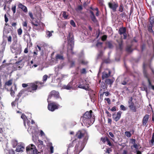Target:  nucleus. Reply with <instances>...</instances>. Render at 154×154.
I'll list each match as a JSON object with an SVG mask.
<instances>
[{"instance_id":"f8f14e48","label":"nucleus","mask_w":154,"mask_h":154,"mask_svg":"<svg viewBox=\"0 0 154 154\" xmlns=\"http://www.w3.org/2000/svg\"><path fill=\"white\" fill-rule=\"evenodd\" d=\"M126 29L125 27H122L120 28L119 30V32L120 35L123 34L124 39H125L126 38L127 35L126 33Z\"/></svg>"},{"instance_id":"de8ad7c7","label":"nucleus","mask_w":154,"mask_h":154,"mask_svg":"<svg viewBox=\"0 0 154 154\" xmlns=\"http://www.w3.org/2000/svg\"><path fill=\"white\" fill-rule=\"evenodd\" d=\"M120 108L123 111H125L126 109L125 107L123 105H121L120 106Z\"/></svg>"},{"instance_id":"393cba45","label":"nucleus","mask_w":154,"mask_h":154,"mask_svg":"<svg viewBox=\"0 0 154 154\" xmlns=\"http://www.w3.org/2000/svg\"><path fill=\"white\" fill-rule=\"evenodd\" d=\"M63 17L65 19H67L68 18V14L65 11H63Z\"/></svg>"},{"instance_id":"603ef678","label":"nucleus","mask_w":154,"mask_h":154,"mask_svg":"<svg viewBox=\"0 0 154 154\" xmlns=\"http://www.w3.org/2000/svg\"><path fill=\"white\" fill-rule=\"evenodd\" d=\"M50 152L51 153H52L54 152V148L52 146L50 147Z\"/></svg>"},{"instance_id":"a18cd8bd","label":"nucleus","mask_w":154,"mask_h":154,"mask_svg":"<svg viewBox=\"0 0 154 154\" xmlns=\"http://www.w3.org/2000/svg\"><path fill=\"white\" fill-rule=\"evenodd\" d=\"M123 10V6L121 5L120 6L119 9V11L121 12H122Z\"/></svg>"},{"instance_id":"6ab92c4d","label":"nucleus","mask_w":154,"mask_h":154,"mask_svg":"<svg viewBox=\"0 0 154 154\" xmlns=\"http://www.w3.org/2000/svg\"><path fill=\"white\" fill-rule=\"evenodd\" d=\"M108 72L109 73H108L106 71H104L103 72L102 75V78L103 79L108 78L110 75L111 72L109 70Z\"/></svg>"},{"instance_id":"f257e3e1","label":"nucleus","mask_w":154,"mask_h":154,"mask_svg":"<svg viewBox=\"0 0 154 154\" xmlns=\"http://www.w3.org/2000/svg\"><path fill=\"white\" fill-rule=\"evenodd\" d=\"M31 23L33 29L36 30H43L45 26V24L35 19L32 20Z\"/></svg>"},{"instance_id":"2f4dec72","label":"nucleus","mask_w":154,"mask_h":154,"mask_svg":"<svg viewBox=\"0 0 154 154\" xmlns=\"http://www.w3.org/2000/svg\"><path fill=\"white\" fill-rule=\"evenodd\" d=\"M154 142V133H153L152 135V139L150 141L149 143L151 144L152 145H153Z\"/></svg>"},{"instance_id":"c85d7f7f","label":"nucleus","mask_w":154,"mask_h":154,"mask_svg":"<svg viewBox=\"0 0 154 154\" xmlns=\"http://www.w3.org/2000/svg\"><path fill=\"white\" fill-rule=\"evenodd\" d=\"M19 100V98H16L14 101H13L11 103V105L12 107L15 106L17 103V102Z\"/></svg>"},{"instance_id":"13d9d810","label":"nucleus","mask_w":154,"mask_h":154,"mask_svg":"<svg viewBox=\"0 0 154 154\" xmlns=\"http://www.w3.org/2000/svg\"><path fill=\"white\" fill-rule=\"evenodd\" d=\"M4 17H5V22L7 23L8 21V18L7 17L6 14H5V15Z\"/></svg>"},{"instance_id":"9d476101","label":"nucleus","mask_w":154,"mask_h":154,"mask_svg":"<svg viewBox=\"0 0 154 154\" xmlns=\"http://www.w3.org/2000/svg\"><path fill=\"white\" fill-rule=\"evenodd\" d=\"M92 111L91 110H90L89 112L87 111L85 112L84 115L82 117L85 118H88V119H91L92 118H94L95 117L94 115H92Z\"/></svg>"},{"instance_id":"a878e982","label":"nucleus","mask_w":154,"mask_h":154,"mask_svg":"<svg viewBox=\"0 0 154 154\" xmlns=\"http://www.w3.org/2000/svg\"><path fill=\"white\" fill-rule=\"evenodd\" d=\"M154 22V17L152 16L150 17L149 24L153 25Z\"/></svg>"},{"instance_id":"ddd939ff","label":"nucleus","mask_w":154,"mask_h":154,"mask_svg":"<svg viewBox=\"0 0 154 154\" xmlns=\"http://www.w3.org/2000/svg\"><path fill=\"white\" fill-rule=\"evenodd\" d=\"M121 114L122 112L121 111H119L117 112V114H113L112 116L113 119L116 122L118 121L121 118Z\"/></svg>"},{"instance_id":"69168bd1","label":"nucleus","mask_w":154,"mask_h":154,"mask_svg":"<svg viewBox=\"0 0 154 154\" xmlns=\"http://www.w3.org/2000/svg\"><path fill=\"white\" fill-rule=\"evenodd\" d=\"M109 135H110V136L111 137H114V135L112 132H109Z\"/></svg>"},{"instance_id":"ea45409f","label":"nucleus","mask_w":154,"mask_h":154,"mask_svg":"<svg viewBox=\"0 0 154 154\" xmlns=\"http://www.w3.org/2000/svg\"><path fill=\"white\" fill-rule=\"evenodd\" d=\"M106 44L109 48H112L113 46L111 43L110 42H108L106 43Z\"/></svg>"},{"instance_id":"423d86ee","label":"nucleus","mask_w":154,"mask_h":154,"mask_svg":"<svg viewBox=\"0 0 154 154\" xmlns=\"http://www.w3.org/2000/svg\"><path fill=\"white\" fill-rule=\"evenodd\" d=\"M84 147V146L81 143H78L76 145L75 147V154H79L82 151Z\"/></svg>"},{"instance_id":"a19ab883","label":"nucleus","mask_w":154,"mask_h":154,"mask_svg":"<svg viewBox=\"0 0 154 154\" xmlns=\"http://www.w3.org/2000/svg\"><path fill=\"white\" fill-rule=\"evenodd\" d=\"M70 24L72 25L73 27H75V23L74 21L72 20H71L70 21Z\"/></svg>"},{"instance_id":"1a4fd4ad","label":"nucleus","mask_w":154,"mask_h":154,"mask_svg":"<svg viewBox=\"0 0 154 154\" xmlns=\"http://www.w3.org/2000/svg\"><path fill=\"white\" fill-rule=\"evenodd\" d=\"M143 74L144 76L146 77L147 79V81L148 82V87L150 88H151L153 90H154V85H152L150 81V79L148 77V74L147 72L146 71L144 70L143 71Z\"/></svg>"},{"instance_id":"052dcab7","label":"nucleus","mask_w":154,"mask_h":154,"mask_svg":"<svg viewBox=\"0 0 154 154\" xmlns=\"http://www.w3.org/2000/svg\"><path fill=\"white\" fill-rule=\"evenodd\" d=\"M133 146L134 148L137 149L138 147V146L136 143L133 144Z\"/></svg>"},{"instance_id":"338daca9","label":"nucleus","mask_w":154,"mask_h":154,"mask_svg":"<svg viewBox=\"0 0 154 154\" xmlns=\"http://www.w3.org/2000/svg\"><path fill=\"white\" fill-rule=\"evenodd\" d=\"M24 52L25 53H27L28 52V49L27 48H26L24 50Z\"/></svg>"},{"instance_id":"cd10ccee","label":"nucleus","mask_w":154,"mask_h":154,"mask_svg":"<svg viewBox=\"0 0 154 154\" xmlns=\"http://www.w3.org/2000/svg\"><path fill=\"white\" fill-rule=\"evenodd\" d=\"M21 118L23 119L24 121V124L25 126H26L25 125V121L26 119H27L26 116L24 114H23L21 116Z\"/></svg>"},{"instance_id":"412c9836","label":"nucleus","mask_w":154,"mask_h":154,"mask_svg":"<svg viewBox=\"0 0 154 154\" xmlns=\"http://www.w3.org/2000/svg\"><path fill=\"white\" fill-rule=\"evenodd\" d=\"M113 82L114 80L113 79H106L105 81V82L108 85H111Z\"/></svg>"},{"instance_id":"8fccbe9b","label":"nucleus","mask_w":154,"mask_h":154,"mask_svg":"<svg viewBox=\"0 0 154 154\" xmlns=\"http://www.w3.org/2000/svg\"><path fill=\"white\" fill-rule=\"evenodd\" d=\"M81 73L82 74H85L86 73V69H85L83 68L81 71Z\"/></svg>"},{"instance_id":"7ed1b4c3","label":"nucleus","mask_w":154,"mask_h":154,"mask_svg":"<svg viewBox=\"0 0 154 154\" xmlns=\"http://www.w3.org/2000/svg\"><path fill=\"white\" fill-rule=\"evenodd\" d=\"M133 99L132 97H131L128 100V106L130 109L134 112H135L137 111V109L140 107L139 105H135L134 103L132 102Z\"/></svg>"},{"instance_id":"b1692460","label":"nucleus","mask_w":154,"mask_h":154,"mask_svg":"<svg viewBox=\"0 0 154 154\" xmlns=\"http://www.w3.org/2000/svg\"><path fill=\"white\" fill-rule=\"evenodd\" d=\"M56 60H63L64 59L63 56L61 55L57 54V55L56 57Z\"/></svg>"},{"instance_id":"473e14b6","label":"nucleus","mask_w":154,"mask_h":154,"mask_svg":"<svg viewBox=\"0 0 154 154\" xmlns=\"http://www.w3.org/2000/svg\"><path fill=\"white\" fill-rule=\"evenodd\" d=\"M17 142L16 140H13L12 142V144L13 145V147H15L17 144Z\"/></svg>"},{"instance_id":"79ce46f5","label":"nucleus","mask_w":154,"mask_h":154,"mask_svg":"<svg viewBox=\"0 0 154 154\" xmlns=\"http://www.w3.org/2000/svg\"><path fill=\"white\" fill-rule=\"evenodd\" d=\"M8 154H15L14 151L12 149L9 150L8 151Z\"/></svg>"},{"instance_id":"f3484780","label":"nucleus","mask_w":154,"mask_h":154,"mask_svg":"<svg viewBox=\"0 0 154 154\" xmlns=\"http://www.w3.org/2000/svg\"><path fill=\"white\" fill-rule=\"evenodd\" d=\"M34 148H35V146L32 144H31L26 147V151L27 152L30 153V152H32Z\"/></svg>"},{"instance_id":"2eb2a0df","label":"nucleus","mask_w":154,"mask_h":154,"mask_svg":"<svg viewBox=\"0 0 154 154\" xmlns=\"http://www.w3.org/2000/svg\"><path fill=\"white\" fill-rule=\"evenodd\" d=\"M149 119V116L148 115L146 114L143 117L142 123L143 126H146L148 122Z\"/></svg>"},{"instance_id":"e433bc0d","label":"nucleus","mask_w":154,"mask_h":154,"mask_svg":"<svg viewBox=\"0 0 154 154\" xmlns=\"http://www.w3.org/2000/svg\"><path fill=\"white\" fill-rule=\"evenodd\" d=\"M11 10L12 11L14 14H15L16 12V6L14 5V6H12L11 8Z\"/></svg>"},{"instance_id":"f704fd0d","label":"nucleus","mask_w":154,"mask_h":154,"mask_svg":"<svg viewBox=\"0 0 154 154\" xmlns=\"http://www.w3.org/2000/svg\"><path fill=\"white\" fill-rule=\"evenodd\" d=\"M100 87L102 89H105L106 88L105 83L104 82H102L100 84Z\"/></svg>"},{"instance_id":"09e8293b","label":"nucleus","mask_w":154,"mask_h":154,"mask_svg":"<svg viewBox=\"0 0 154 154\" xmlns=\"http://www.w3.org/2000/svg\"><path fill=\"white\" fill-rule=\"evenodd\" d=\"M23 26L25 27L26 28L27 27V24L26 21L23 22Z\"/></svg>"},{"instance_id":"5fc2aeb1","label":"nucleus","mask_w":154,"mask_h":154,"mask_svg":"<svg viewBox=\"0 0 154 154\" xmlns=\"http://www.w3.org/2000/svg\"><path fill=\"white\" fill-rule=\"evenodd\" d=\"M116 110V107L115 106H114L111 109V110L112 111H115Z\"/></svg>"},{"instance_id":"bf43d9fd","label":"nucleus","mask_w":154,"mask_h":154,"mask_svg":"<svg viewBox=\"0 0 154 154\" xmlns=\"http://www.w3.org/2000/svg\"><path fill=\"white\" fill-rule=\"evenodd\" d=\"M111 151L112 150L110 149H107L106 152L109 154Z\"/></svg>"},{"instance_id":"4468645a","label":"nucleus","mask_w":154,"mask_h":154,"mask_svg":"<svg viewBox=\"0 0 154 154\" xmlns=\"http://www.w3.org/2000/svg\"><path fill=\"white\" fill-rule=\"evenodd\" d=\"M83 82L85 84V85L80 84L79 85L78 87L80 88L85 89L86 90H88L89 88V84L86 83V80H84L83 81Z\"/></svg>"},{"instance_id":"6e6d98bb","label":"nucleus","mask_w":154,"mask_h":154,"mask_svg":"<svg viewBox=\"0 0 154 154\" xmlns=\"http://www.w3.org/2000/svg\"><path fill=\"white\" fill-rule=\"evenodd\" d=\"M39 145H43V141L41 140H38Z\"/></svg>"},{"instance_id":"aec40b11","label":"nucleus","mask_w":154,"mask_h":154,"mask_svg":"<svg viewBox=\"0 0 154 154\" xmlns=\"http://www.w3.org/2000/svg\"><path fill=\"white\" fill-rule=\"evenodd\" d=\"M74 45V42L73 39H71L70 41H69V47H70L71 49L72 50L73 47Z\"/></svg>"},{"instance_id":"72a5a7b5","label":"nucleus","mask_w":154,"mask_h":154,"mask_svg":"<svg viewBox=\"0 0 154 154\" xmlns=\"http://www.w3.org/2000/svg\"><path fill=\"white\" fill-rule=\"evenodd\" d=\"M125 135L128 137H131V134L130 132L128 131H125Z\"/></svg>"},{"instance_id":"c03bdc74","label":"nucleus","mask_w":154,"mask_h":154,"mask_svg":"<svg viewBox=\"0 0 154 154\" xmlns=\"http://www.w3.org/2000/svg\"><path fill=\"white\" fill-rule=\"evenodd\" d=\"M29 16L30 17L31 19L32 20H35L34 19V18L33 17L32 14L31 12H29Z\"/></svg>"},{"instance_id":"e2e57ef3","label":"nucleus","mask_w":154,"mask_h":154,"mask_svg":"<svg viewBox=\"0 0 154 154\" xmlns=\"http://www.w3.org/2000/svg\"><path fill=\"white\" fill-rule=\"evenodd\" d=\"M102 42H98L97 43V44L96 45V46H102Z\"/></svg>"},{"instance_id":"20e7f679","label":"nucleus","mask_w":154,"mask_h":154,"mask_svg":"<svg viewBox=\"0 0 154 154\" xmlns=\"http://www.w3.org/2000/svg\"><path fill=\"white\" fill-rule=\"evenodd\" d=\"M81 120L82 123V125H83V123H84V125L88 127V125H91L95 121V118H93L91 119H88V118H85L82 117L81 118Z\"/></svg>"},{"instance_id":"58836bf2","label":"nucleus","mask_w":154,"mask_h":154,"mask_svg":"<svg viewBox=\"0 0 154 154\" xmlns=\"http://www.w3.org/2000/svg\"><path fill=\"white\" fill-rule=\"evenodd\" d=\"M38 151L35 148H34V149L32 150L31 153L32 154H37Z\"/></svg>"},{"instance_id":"4be33fe9","label":"nucleus","mask_w":154,"mask_h":154,"mask_svg":"<svg viewBox=\"0 0 154 154\" xmlns=\"http://www.w3.org/2000/svg\"><path fill=\"white\" fill-rule=\"evenodd\" d=\"M72 84L70 83L67 85L64 86V88L67 90H70L72 88Z\"/></svg>"},{"instance_id":"6e6552de","label":"nucleus","mask_w":154,"mask_h":154,"mask_svg":"<svg viewBox=\"0 0 154 154\" xmlns=\"http://www.w3.org/2000/svg\"><path fill=\"white\" fill-rule=\"evenodd\" d=\"M87 133L85 130H82L79 131L76 133V137L79 138L81 139L84 135H86Z\"/></svg>"},{"instance_id":"7c9ffc66","label":"nucleus","mask_w":154,"mask_h":154,"mask_svg":"<svg viewBox=\"0 0 154 154\" xmlns=\"http://www.w3.org/2000/svg\"><path fill=\"white\" fill-rule=\"evenodd\" d=\"M153 26L152 25L149 24L148 27V30L150 32H153V29H152V27Z\"/></svg>"},{"instance_id":"5701e85b","label":"nucleus","mask_w":154,"mask_h":154,"mask_svg":"<svg viewBox=\"0 0 154 154\" xmlns=\"http://www.w3.org/2000/svg\"><path fill=\"white\" fill-rule=\"evenodd\" d=\"M53 31H52L51 32H50L48 31H47L46 32V35H47V37H48L49 38L52 35V32H53Z\"/></svg>"},{"instance_id":"39448f33","label":"nucleus","mask_w":154,"mask_h":154,"mask_svg":"<svg viewBox=\"0 0 154 154\" xmlns=\"http://www.w3.org/2000/svg\"><path fill=\"white\" fill-rule=\"evenodd\" d=\"M52 96L54 97L56 99L60 98L61 99V97H60V96L59 95V93L58 92L54 90L50 92V94L48 96V100L50 99L51 97Z\"/></svg>"},{"instance_id":"864d4df0","label":"nucleus","mask_w":154,"mask_h":154,"mask_svg":"<svg viewBox=\"0 0 154 154\" xmlns=\"http://www.w3.org/2000/svg\"><path fill=\"white\" fill-rule=\"evenodd\" d=\"M105 100H106L109 104H110V100L109 98H106Z\"/></svg>"},{"instance_id":"9b49d317","label":"nucleus","mask_w":154,"mask_h":154,"mask_svg":"<svg viewBox=\"0 0 154 154\" xmlns=\"http://www.w3.org/2000/svg\"><path fill=\"white\" fill-rule=\"evenodd\" d=\"M108 5L109 8L112 9L114 12L116 11V9L118 6V4L115 2H109L108 3Z\"/></svg>"},{"instance_id":"3c124183","label":"nucleus","mask_w":154,"mask_h":154,"mask_svg":"<svg viewBox=\"0 0 154 154\" xmlns=\"http://www.w3.org/2000/svg\"><path fill=\"white\" fill-rule=\"evenodd\" d=\"M107 38V36L106 35H103L102 37V40L103 41H105Z\"/></svg>"},{"instance_id":"4d7b16f0","label":"nucleus","mask_w":154,"mask_h":154,"mask_svg":"<svg viewBox=\"0 0 154 154\" xmlns=\"http://www.w3.org/2000/svg\"><path fill=\"white\" fill-rule=\"evenodd\" d=\"M12 38L11 36H9L8 38V41L9 42H11Z\"/></svg>"},{"instance_id":"37998d69","label":"nucleus","mask_w":154,"mask_h":154,"mask_svg":"<svg viewBox=\"0 0 154 154\" xmlns=\"http://www.w3.org/2000/svg\"><path fill=\"white\" fill-rule=\"evenodd\" d=\"M91 18L92 20L94 22H95L96 21V19L95 16V15L93 16H91Z\"/></svg>"},{"instance_id":"c9c22d12","label":"nucleus","mask_w":154,"mask_h":154,"mask_svg":"<svg viewBox=\"0 0 154 154\" xmlns=\"http://www.w3.org/2000/svg\"><path fill=\"white\" fill-rule=\"evenodd\" d=\"M48 76L47 75H44L42 78L43 81L45 82L47 79Z\"/></svg>"},{"instance_id":"49530a36","label":"nucleus","mask_w":154,"mask_h":154,"mask_svg":"<svg viewBox=\"0 0 154 154\" xmlns=\"http://www.w3.org/2000/svg\"><path fill=\"white\" fill-rule=\"evenodd\" d=\"M11 96L13 97H14V94H15V92H14V91L12 90L11 89Z\"/></svg>"},{"instance_id":"a211bd4d","label":"nucleus","mask_w":154,"mask_h":154,"mask_svg":"<svg viewBox=\"0 0 154 154\" xmlns=\"http://www.w3.org/2000/svg\"><path fill=\"white\" fill-rule=\"evenodd\" d=\"M24 149V146L23 144H19L17 146L16 151L17 152H22Z\"/></svg>"},{"instance_id":"4c0bfd02","label":"nucleus","mask_w":154,"mask_h":154,"mask_svg":"<svg viewBox=\"0 0 154 154\" xmlns=\"http://www.w3.org/2000/svg\"><path fill=\"white\" fill-rule=\"evenodd\" d=\"M22 30L21 28H19L17 30V33L19 35H20L22 33Z\"/></svg>"},{"instance_id":"0e129e2a","label":"nucleus","mask_w":154,"mask_h":154,"mask_svg":"<svg viewBox=\"0 0 154 154\" xmlns=\"http://www.w3.org/2000/svg\"><path fill=\"white\" fill-rule=\"evenodd\" d=\"M27 86H28V85L27 84L23 83L22 84V86L23 88H26L27 87Z\"/></svg>"},{"instance_id":"bb28decb","label":"nucleus","mask_w":154,"mask_h":154,"mask_svg":"<svg viewBox=\"0 0 154 154\" xmlns=\"http://www.w3.org/2000/svg\"><path fill=\"white\" fill-rule=\"evenodd\" d=\"M12 79H11L7 82H6L5 83V85H6L9 86L12 85Z\"/></svg>"},{"instance_id":"dca6fc26","label":"nucleus","mask_w":154,"mask_h":154,"mask_svg":"<svg viewBox=\"0 0 154 154\" xmlns=\"http://www.w3.org/2000/svg\"><path fill=\"white\" fill-rule=\"evenodd\" d=\"M18 8L21 9L25 13H26L28 11L27 7L23 5L21 3H19L18 5Z\"/></svg>"},{"instance_id":"c756f323","label":"nucleus","mask_w":154,"mask_h":154,"mask_svg":"<svg viewBox=\"0 0 154 154\" xmlns=\"http://www.w3.org/2000/svg\"><path fill=\"white\" fill-rule=\"evenodd\" d=\"M24 90H22L20 91L17 95V96L18 97L17 98L19 99L20 97L21 96V95L24 94Z\"/></svg>"},{"instance_id":"774afa93","label":"nucleus","mask_w":154,"mask_h":154,"mask_svg":"<svg viewBox=\"0 0 154 154\" xmlns=\"http://www.w3.org/2000/svg\"><path fill=\"white\" fill-rule=\"evenodd\" d=\"M40 134L41 136H44L45 135V133L42 130H41L40 131Z\"/></svg>"},{"instance_id":"f03ea898","label":"nucleus","mask_w":154,"mask_h":154,"mask_svg":"<svg viewBox=\"0 0 154 154\" xmlns=\"http://www.w3.org/2000/svg\"><path fill=\"white\" fill-rule=\"evenodd\" d=\"M44 83L41 82H36L34 83H32L30 84L29 87L28 88V91L30 92L32 91H36L38 88V87H41L43 85Z\"/></svg>"},{"instance_id":"680f3d73","label":"nucleus","mask_w":154,"mask_h":154,"mask_svg":"<svg viewBox=\"0 0 154 154\" xmlns=\"http://www.w3.org/2000/svg\"><path fill=\"white\" fill-rule=\"evenodd\" d=\"M105 94V95L106 96H108L109 94V93L108 92H104L102 94Z\"/></svg>"},{"instance_id":"0eeeda50","label":"nucleus","mask_w":154,"mask_h":154,"mask_svg":"<svg viewBox=\"0 0 154 154\" xmlns=\"http://www.w3.org/2000/svg\"><path fill=\"white\" fill-rule=\"evenodd\" d=\"M59 105L56 104L54 103H49L48 105V109L51 111H54L55 110L57 109L58 108Z\"/></svg>"}]
</instances>
